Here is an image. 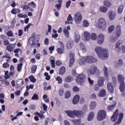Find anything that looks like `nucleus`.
I'll list each match as a JSON object with an SVG mask.
<instances>
[{
  "mask_svg": "<svg viewBox=\"0 0 125 125\" xmlns=\"http://www.w3.org/2000/svg\"><path fill=\"white\" fill-rule=\"evenodd\" d=\"M95 52L98 57L101 59H103V60H105V59H107V58L109 57V55H108V53H107L106 50L101 47H97L95 48Z\"/></svg>",
  "mask_w": 125,
  "mask_h": 125,
  "instance_id": "obj_1",
  "label": "nucleus"
},
{
  "mask_svg": "<svg viewBox=\"0 0 125 125\" xmlns=\"http://www.w3.org/2000/svg\"><path fill=\"white\" fill-rule=\"evenodd\" d=\"M85 62L90 63H95L97 62V59L92 56H88L87 57H84L80 61L79 63L81 65H83L84 64H85Z\"/></svg>",
  "mask_w": 125,
  "mask_h": 125,
  "instance_id": "obj_2",
  "label": "nucleus"
},
{
  "mask_svg": "<svg viewBox=\"0 0 125 125\" xmlns=\"http://www.w3.org/2000/svg\"><path fill=\"white\" fill-rule=\"evenodd\" d=\"M116 35L115 36H112L109 40L110 42H117L119 37L121 36L122 34V31L121 30V25H117L116 28Z\"/></svg>",
  "mask_w": 125,
  "mask_h": 125,
  "instance_id": "obj_3",
  "label": "nucleus"
},
{
  "mask_svg": "<svg viewBox=\"0 0 125 125\" xmlns=\"http://www.w3.org/2000/svg\"><path fill=\"white\" fill-rule=\"evenodd\" d=\"M97 119L99 121L106 119V111L104 110H100L98 113Z\"/></svg>",
  "mask_w": 125,
  "mask_h": 125,
  "instance_id": "obj_4",
  "label": "nucleus"
},
{
  "mask_svg": "<svg viewBox=\"0 0 125 125\" xmlns=\"http://www.w3.org/2000/svg\"><path fill=\"white\" fill-rule=\"evenodd\" d=\"M98 26L99 29H105L107 26L106 20L103 18H100L98 21Z\"/></svg>",
  "mask_w": 125,
  "mask_h": 125,
  "instance_id": "obj_5",
  "label": "nucleus"
},
{
  "mask_svg": "<svg viewBox=\"0 0 125 125\" xmlns=\"http://www.w3.org/2000/svg\"><path fill=\"white\" fill-rule=\"evenodd\" d=\"M86 76L84 74H81L77 76L76 82L78 83H83L85 82Z\"/></svg>",
  "mask_w": 125,
  "mask_h": 125,
  "instance_id": "obj_6",
  "label": "nucleus"
},
{
  "mask_svg": "<svg viewBox=\"0 0 125 125\" xmlns=\"http://www.w3.org/2000/svg\"><path fill=\"white\" fill-rule=\"evenodd\" d=\"M82 14L81 13L77 12L75 14V21L77 24H80L81 22H82Z\"/></svg>",
  "mask_w": 125,
  "mask_h": 125,
  "instance_id": "obj_7",
  "label": "nucleus"
},
{
  "mask_svg": "<svg viewBox=\"0 0 125 125\" xmlns=\"http://www.w3.org/2000/svg\"><path fill=\"white\" fill-rule=\"evenodd\" d=\"M69 67H72L73 65H74V63H75V54L74 53H70L69 54Z\"/></svg>",
  "mask_w": 125,
  "mask_h": 125,
  "instance_id": "obj_8",
  "label": "nucleus"
},
{
  "mask_svg": "<svg viewBox=\"0 0 125 125\" xmlns=\"http://www.w3.org/2000/svg\"><path fill=\"white\" fill-rule=\"evenodd\" d=\"M119 116V109H117L113 113V115L111 116V120L112 122H116L118 120Z\"/></svg>",
  "mask_w": 125,
  "mask_h": 125,
  "instance_id": "obj_9",
  "label": "nucleus"
},
{
  "mask_svg": "<svg viewBox=\"0 0 125 125\" xmlns=\"http://www.w3.org/2000/svg\"><path fill=\"white\" fill-rule=\"evenodd\" d=\"M104 35L103 34H100L98 36V43L99 44H103V42H104Z\"/></svg>",
  "mask_w": 125,
  "mask_h": 125,
  "instance_id": "obj_10",
  "label": "nucleus"
},
{
  "mask_svg": "<svg viewBox=\"0 0 125 125\" xmlns=\"http://www.w3.org/2000/svg\"><path fill=\"white\" fill-rule=\"evenodd\" d=\"M123 119H124V113H119V117H118L117 122H116L115 124H114L113 125H121Z\"/></svg>",
  "mask_w": 125,
  "mask_h": 125,
  "instance_id": "obj_11",
  "label": "nucleus"
},
{
  "mask_svg": "<svg viewBox=\"0 0 125 125\" xmlns=\"http://www.w3.org/2000/svg\"><path fill=\"white\" fill-rule=\"evenodd\" d=\"M64 113L67 114V116L68 117H70V118H72V119H74L75 118V110H65L64 111Z\"/></svg>",
  "mask_w": 125,
  "mask_h": 125,
  "instance_id": "obj_12",
  "label": "nucleus"
},
{
  "mask_svg": "<svg viewBox=\"0 0 125 125\" xmlns=\"http://www.w3.org/2000/svg\"><path fill=\"white\" fill-rule=\"evenodd\" d=\"M123 44V41H122V40H119L116 43L115 47H116V49L117 52H121L122 49H121L120 45H121V44Z\"/></svg>",
  "mask_w": 125,
  "mask_h": 125,
  "instance_id": "obj_13",
  "label": "nucleus"
},
{
  "mask_svg": "<svg viewBox=\"0 0 125 125\" xmlns=\"http://www.w3.org/2000/svg\"><path fill=\"white\" fill-rule=\"evenodd\" d=\"M104 82H105V78L103 77H100L97 82L98 85L99 86H103L104 85Z\"/></svg>",
  "mask_w": 125,
  "mask_h": 125,
  "instance_id": "obj_14",
  "label": "nucleus"
},
{
  "mask_svg": "<svg viewBox=\"0 0 125 125\" xmlns=\"http://www.w3.org/2000/svg\"><path fill=\"white\" fill-rule=\"evenodd\" d=\"M83 112L81 110H75V117H77L78 118H83Z\"/></svg>",
  "mask_w": 125,
  "mask_h": 125,
  "instance_id": "obj_15",
  "label": "nucleus"
},
{
  "mask_svg": "<svg viewBox=\"0 0 125 125\" xmlns=\"http://www.w3.org/2000/svg\"><path fill=\"white\" fill-rule=\"evenodd\" d=\"M69 30H71L70 26H67V28L63 29L64 35L67 39H69Z\"/></svg>",
  "mask_w": 125,
  "mask_h": 125,
  "instance_id": "obj_16",
  "label": "nucleus"
},
{
  "mask_svg": "<svg viewBox=\"0 0 125 125\" xmlns=\"http://www.w3.org/2000/svg\"><path fill=\"white\" fill-rule=\"evenodd\" d=\"M107 89L110 93H113L114 92V86H113V84L111 83H108L107 84Z\"/></svg>",
  "mask_w": 125,
  "mask_h": 125,
  "instance_id": "obj_17",
  "label": "nucleus"
},
{
  "mask_svg": "<svg viewBox=\"0 0 125 125\" xmlns=\"http://www.w3.org/2000/svg\"><path fill=\"white\" fill-rule=\"evenodd\" d=\"M96 70H97V67L94 65H92L90 67V74L92 76H93V75H95L96 73Z\"/></svg>",
  "mask_w": 125,
  "mask_h": 125,
  "instance_id": "obj_18",
  "label": "nucleus"
},
{
  "mask_svg": "<svg viewBox=\"0 0 125 125\" xmlns=\"http://www.w3.org/2000/svg\"><path fill=\"white\" fill-rule=\"evenodd\" d=\"M117 80L119 83H125V76L122 74H118L117 76Z\"/></svg>",
  "mask_w": 125,
  "mask_h": 125,
  "instance_id": "obj_19",
  "label": "nucleus"
},
{
  "mask_svg": "<svg viewBox=\"0 0 125 125\" xmlns=\"http://www.w3.org/2000/svg\"><path fill=\"white\" fill-rule=\"evenodd\" d=\"M108 14L109 15V20H110V21L114 20V19L116 18V13L115 12H113V11H109Z\"/></svg>",
  "mask_w": 125,
  "mask_h": 125,
  "instance_id": "obj_20",
  "label": "nucleus"
},
{
  "mask_svg": "<svg viewBox=\"0 0 125 125\" xmlns=\"http://www.w3.org/2000/svg\"><path fill=\"white\" fill-rule=\"evenodd\" d=\"M84 37L86 40V41H90L91 39V36L90 35V33L87 31H85L84 33Z\"/></svg>",
  "mask_w": 125,
  "mask_h": 125,
  "instance_id": "obj_21",
  "label": "nucleus"
},
{
  "mask_svg": "<svg viewBox=\"0 0 125 125\" xmlns=\"http://www.w3.org/2000/svg\"><path fill=\"white\" fill-rule=\"evenodd\" d=\"M80 101V96L79 95H76L73 98L72 102L74 104H78Z\"/></svg>",
  "mask_w": 125,
  "mask_h": 125,
  "instance_id": "obj_22",
  "label": "nucleus"
},
{
  "mask_svg": "<svg viewBox=\"0 0 125 125\" xmlns=\"http://www.w3.org/2000/svg\"><path fill=\"white\" fill-rule=\"evenodd\" d=\"M99 97H104L106 96V90L105 89H103L100 90L98 94Z\"/></svg>",
  "mask_w": 125,
  "mask_h": 125,
  "instance_id": "obj_23",
  "label": "nucleus"
},
{
  "mask_svg": "<svg viewBox=\"0 0 125 125\" xmlns=\"http://www.w3.org/2000/svg\"><path fill=\"white\" fill-rule=\"evenodd\" d=\"M15 48V45L14 44H10L6 47V49L8 51H13Z\"/></svg>",
  "mask_w": 125,
  "mask_h": 125,
  "instance_id": "obj_24",
  "label": "nucleus"
},
{
  "mask_svg": "<svg viewBox=\"0 0 125 125\" xmlns=\"http://www.w3.org/2000/svg\"><path fill=\"white\" fill-rule=\"evenodd\" d=\"M104 77L106 80H108L109 78V73L108 72V68L105 66L104 68Z\"/></svg>",
  "mask_w": 125,
  "mask_h": 125,
  "instance_id": "obj_25",
  "label": "nucleus"
},
{
  "mask_svg": "<svg viewBox=\"0 0 125 125\" xmlns=\"http://www.w3.org/2000/svg\"><path fill=\"white\" fill-rule=\"evenodd\" d=\"M119 83H120L119 85V89L121 92H124L125 90V83L123 82Z\"/></svg>",
  "mask_w": 125,
  "mask_h": 125,
  "instance_id": "obj_26",
  "label": "nucleus"
},
{
  "mask_svg": "<svg viewBox=\"0 0 125 125\" xmlns=\"http://www.w3.org/2000/svg\"><path fill=\"white\" fill-rule=\"evenodd\" d=\"M65 72H66V68L63 66H62L59 70V74L61 75V76H63L64 74H65Z\"/></svg>",
  "mask_w": 125,
  "mask_h": 125,
  "instance_id": "obj_27",
  "label": "nucleus"
},
{
  "mask_svg": "<svg viewBox=\"0 0 125 125\" xmlns=\"http://www.w3.org/2000/svg\"><path fill=\"white\" fill-rule=\"evenodd\" d=\"M90 110H94L96 108V102H91L89 106Z\"/></svg>",
  "mask_w": 125,
  "mask_h": 125,
  "instance_id": "obj_28",
  "label": "nucleus"
},
{
  "mask_svg": "<svg viewBox=\"0 0 125 125\" xmlns=\"http://www.w3.org/2000/svg\"><path fill=\"white\" fill-rule=\"evenodd\" d=\"M74 43L72 41H68L66 44V47L67 49H71L73 47Z\"/></svg>",
  "mask_w": 125,
  "mask_h": 125,
  "instance_id": "obj_29",
  "label": "nucleus"
},
{
  "mask_svg": "<svg viewBox=\"0 0 125 125\" xmlns=\"http://www.w3.org/2000/svg\"><path fill=\"white\" fill-rule=\"evenodd\" d=\"M24 83V80L23 79H19L17 81V84L18 86H22Z\"/></svg>",
  "mask_w": 125,
  "mask_h": 125,
  "instance_id": "obj_30",
  "label": "nucleus"
},
{
  "mask_svg": "<svg viewBox=\"0 0 125 125\" xmlns=\"http://www.w3.org/2000/svg\"><path fill=\"white\" fill-rule=\"evenodd\" d=\"M93 118H94V112L92 111L89 114L87 120L88 121H92Z\"/></svg>",
  "mask_w": 125,
  "mask_h": 125,
  "instance_id": "obj_31",
  "label": "nucleus"
},
{
  "mask_svg": "<svg viewBox=\"0 0 125 125\" xmlns=\"http://www.w3.org/2000/svg\"><path fill=\"white\" fill-rule=\"evenodd\" d=\"M2 61L4 60L3 59H6V62H10V58L11 57L9 56V55L7 54L5 56H3L1 57Z\"/></svg>",
  "mask_w": 125,
  "mask_h": 125,
  "instance_id": "obj_32",
  "label": "nucleus"
},
{
  "mask_svg": "<svg viewBox=\"0 0 125 125\" xmlns=\"http://www.w3.org/2000/svg\"><path fill=\"white\" fill-rule=\"evenodd\" d=\"M65 81L66 83H71L72 81H74V78L71 76H68L65 78Z\"/></svg>",
  "mask_w": 125,
  "mask_h": 125,
  "instance_id": "obj_33",
  "label": "nucleus"
},
{
  "mask_svg": "<svg viewBox=\"0 0 125 125\" xmlns=\"http://www.w3.org/2000/svg\"><path fill=\"white\" fill-rule=\"evenodd\" d=\"M80 46L83 52H86V47L84 46L83 43L81 42L80 43Z\"/></svg>",
  "mask_w": 125,
  "mask_h": 125,
  "instance_id": "obj_34",
  "label": "nucleus"
},
{
  "mask_svg": "<svg viewBox=\"0 0 125 125\" xmlns=\"http://www.w3.org/2000/svg\"><path fill=\"white\" fill-rule=\"evenodd\" d=\"M124 8H125V7L124 6V5H120L119 6L118 9L117 10L118 13H119V14L122 13V12H123V11H124Z\"/></svg>",
  "mask_w": 125,
  "mask_h": 125,
  "instance_id": "obj_35",
  "label": "nucleus"
},
{
  "mask_svg": "<svg viewBox=\"0 0 125 125\" xmlns=\"http://www.w3.org/2000/svg\"><path fill=\"white\" fill-rule=\"evenodd\" d=\"M108 10V8L105 6H101L100 7V11L101 12H103V13H105V12H107Z\"/></svg>",
  "mask_w": 125,
  "mask_h": 125,
  "instance_id": "obj_36",
  "label": "nucleus"
},
{
  "mask_svg": "<svg viewBox=\"0 0 125 125\" xmlns=\"http://www.w3.org/2000/svg\"><path fill=\"white\" fill-rule=\"evenodd\" d=\"M72 122L74 125H81V120L80 119H74L72 120Z\"/></svg>",
  "mask_w": 125,
  "mask_h": 125,
  "instance_id": "obj_37",
  "label": "nucleus"
},
{
  "mask_svg": "<svg viewBox=\"0 0 125 125\" xmlns=\"http://www.w3.org/2000/svg\"><path fill=\"white\" fill-rule=\"evenodd\" d=\"M71 97V92L70 91H67L65 93H64V98L66 99L69 98Z\"/></svg>",
  "mask_w": 125,
  "mask_h": 125,
  "instance_id": "obj_38",
  "label": "nucleus"
},
{
  "mask_svg": "<svg viewBox=\"0 0 125 125\" xmlns=\"http://www.w3.org/2000/svg\"><path fill=\"white\" fill-rule=\"evenodd\" d=\"M116 107V102H115V103L114 104L109 105L107 107V109L108 111H112V110L114 109V108Z\"/></svg>",
  "mask_w": 125,
  "mask_h": 125,
  "instance_id": "obj_39",
  "label": "nucleus"
},
{
  "mask_svg": "<svg viewBox=\"0 0 125 125\" xmlns=\"http://www.w3.org/2000/svg\"><path fill=\"white\" fill-rule=\"evenodd\" d=\"M64 48H60L59 47L57 48V51H58V53L59 54H63L64 52Z\"/></svg>",
  "mask_w": 125,
  "mask_h": 125,
  "instance_id": "obj_40",
  "label": "nucleus"
},
{
  "mask_svg": "<svg viewBox=\"0 0 125 125\" xmlns=\"http://www.w3.org/2000/svg\"><path fill=\"white\" fill-rule=\"evenodd\" d=\"M37 68L38 66L36 65H32L31 67V72L33 74H35L36 73V71H37Z\"/></svg>",
  "mask_w": 125,
  "mask_h": 125,
  "instance_id": "obj_41",
  "label": "nucleus"
},
{
  "mask_svg": "<svg viewBox=\"0 0 125 125\" xmlns=\"http://www.w3.org/2000/svg\"><path fill=\"white\" fill-rule=\"evenodd\" d=\"M124 64V62H123V60L122 59H119L117 62V65L118 67H122Z\"/></svg>",
  "mask_w": 125,
  "mask_h": 125,
  "instance_id": "obj_42",
  "label": "nucleus"
},
{
  "mask_svg": "<svg viewBox=\"0 0 125 125\" xmlns=\"http://www.w3.org/2000/svg\"><path fill=\"white\" fill-rule=\"evenodd\" d=\"M15 0H8L9 3H10L11 6L12 7H15L16 6V3H15Z\"/></svg>",
  "mask_w": 125,
  "mask_h": 125,
  "instance_id": "obj_43",
  "label": "nucleus"
},
{
  "mask_svg": "<svg viewBox=\"0 0 125 125\" xmlns=\"http://www.w3.org/2000/svg\"><path fill=\"white\" fill-rule=\"evenodd\" d=\"M28 79H29L30 82H31L32 83H36V82H37V79H36V78H35V77L33 75L29 76L28 77Z\"/></svg>",
  "mask_w": 125,
  "mask_h": 125,
  "instance_id": "obj_44",
  "label": "nucleus"
},
{
  "mask_svg": "<svg viewBox=\"0 0 125 125\" xmlns=\"http://www.w3.org/2000/svg\"><path fill=\"white\" fill-rule=\"evenodd\" d=\"M34 115H35L36 116H38V117L40 118V119H43V118H44V115H43V114H41L38 112H35Z\"/></svg>",
  "mask_w": 125,
  "mask_h": 125,
  "instance_id": "obj_45",
  "label": "nucleus"
},
{
  "mask_svg": "<svg viewBox=\"0 0 125 125\" xmlns=\"http://www.w3.org/2000/svg\"><path fill=\"white\" fill-rule=\"evenodd\" d=\"M114 30H115V26L114 25H110L108 29V33L110 34L111 33H112V32H113V31H114Z\"/></svg>",
  "mask_w": 125,
  "mask_h": 125,
  "instance_id": "obj_46",
  "label": "nucleus"
},
{
  "mask_svg": "<svg viewBox=\"0 0 125 125\" xmlns=\"http://www.w3.org/2000/svg\"><path fill=\"white\" fill-rule=\"evenodd\" d=\"M91 39L93 41H96V40L97 39V35H96V34L94 33H92L91 35Z\"/></svg>",
  "mask_w": 125,
  "mask_h": 125,
  "instance_id": "obj_47",
  "label": "nucleus"
},
{
  "mask_svg": "<svg viewBox=\"0 0 125 125\" xmlns=\"http://www.w3.org/2000/svg\"><path fill=\"white\" fill-rule=\"evenodd\" d=\"M31 39H29L28 44L31 46H34V45H36V44H35V41L34 40H31Z\"/></svg>",
  "mask_w": 125,
  "mask_h": 125,
  "instance_id": "obj_48",
  "label": "nucleus"
},
{
  "mask_svg": "<svg viewBox=\"0 0 125 125\" xmlns=\"http://www.w3.org/2000/svg\"><path fill=\"white\" fill-rule=\"evenodd\" d=\"M104 5L106 6V7H110L112 5V3L110 1L106 0L104 2Z\"/></svg>",
  "mask_w": 125,
  "mask_h": 125,
  "instance_id": "obj_49",
  "label": "nucleus"
},
{
  "mask_svg": "<svg viewBox=\"0 0 125 125\" xmlns=\"http://www.w3.org/2000/svg\"><path fill=\"white\" fill-rule=\"evenodd\" d=\"M32 100H39V95L37 94H34L31 98Z\"/></svg>",
  "mask_w": 125,
  "mask_h": 125,
  "instance_id": "obj_50",
  "label": "nucleus"
},
{
  "mask_svg": "<svg viewBox=\"0 0 125 125\" xmlns=\"http://www.w3.org/2000/svg\"><path fill=\"white\" fill-rule=\"evenodd\" d=\"M56 81L58 82L59 84L62 83V78L60 76H57L56 78Z\"/></svg>",
  "mask_w": 125,
  "mask_h": 125,
  "instance_id": "obj_51",
  "label": "nucleus"
},
{
  "mask_svg": "<svg viewBox=\"0 0 125 125\" xmlns=\"http://www.w3.org/2000/svg\"><path fill=\"white\" fill-rule=\"evenodd\" d=\"M44 76L45 77H46L45 80H46V81H49V80H50L51 77H50V75H48V73H47V72H45V73H44Z\"/></svg>",
  "mask_w": 125,
  "mask_h": 125,
  "instance_id": "obj_52",
  "label": "nucleus"
},
{
  "mask_svg": "<svg viewBox=\"0 0 125 125\" xmlns=\"http://www.w3.org/2000/svg\"><path fill=\"white\" fill-rule=\"evenodd\" d=\"M22 66L23 64L22 63H21L18 65L17 70L19 72H21Z\"/></svg>",
  "mask_w": 125,
  "mask_h": 125,
  "instance_id": "obj_53",
  "label": "nucleus"
},
{
  "mask_svg": "<svg viewBox=\"0 0 125 125\" xmlns=\"http://www.w3.org/2000/svg\"><path fill=\"white\" fill-rule=\"evenodd\" d=\"M50 62L51 64L52 68H55V60H51L50 61Z\"/></svg>",
  "mask_w": 125,
  "mask_h": 125,
  "instance_id": "obj_54",
  "label": "nucleus"
},
{
  "mask_svg": "<svg viewBox=\"0 0 125 125\" xmlns=\"http://www.w3.org/2000/svg\"><path fill=\"white\" fill-rule=\"evenodd\" d=\"M83 27H88L89 26V23L87 22V21L84 20L83 21Z\"/></svg>",
  "mask_w": 125,
  "mask_h": 125,
  "instance_id": "obj_55",
  "label": "nucleus"
},
{
  "mask_svg": "<svg viewBox=\"0 0 125 125\" xmlns=\"http://www.w3.org/2000/svg\"><path fill=\"white\" fill-rule=\"evenodd\" d=\"M54 49H55V47H54V46H52L49 47V50H50V53L51 54H52V52H53Z\"/></svg>",
  "mask_w": 125,
  "mask_h": 125,
  "instance_id": "obj_56",
  "label": "nucleus"
},
{
  "mask_svg": "<svg viewBox=\"0 0 125 125\" xmlns=\"http://www.w3.org/2000/svg\"><path fill=\"white\" fill-rule=\"evenodd\" d=\"M9 62H6L3 63V68H9V63H8Z\"/></svg>",
  "mask_w": 125,
  "mask_h": 125,
  "instance_id": "obj_57",
  "label": "nucleus"
},
{
  "mask_svg": "<svg viewBox=\"0 0 125 125\" xmlns=\"http://www.w3.org/2000/svg\"><path fill=\"white\" fill-rule=\"evenodd\" d=\"M62 64H63V63L61 62V61L57 60L56 61V65L58 67H60V66H61Z\"/></svg>",
  "mask_w": 125,
  "mask_h": 125,
  "instance_id": "obj_58",
  "label": "nucleus"
},
{
  "mask_svg": "<svg viewBox=\"0 0 125 125\" xmlns=\"http://www.w3.org/2000/svg\"><path fill=\"white\" fill-rule=\"evenodd\" d=\"M28 6H32V7H36V3L34 1L28 3Z\"/></svg>",
  "mask_w": 125,
  "mask_h": 125,
  "instance_id": "obj_59",
  "label": "nucleus"
},
{
  "mask_svg": "<svg viewBox=\"0 0 125 125\" xmlns=\"http://www.w3.org/2000/svg\"><path fill=\"white\" fill-rule=\"evenodd\" d=\"M21 8H22L23 10H28V9L30 8V7L27 5H23L21 6Z\"/></svg>",
  "mask_w": 125,
  "mask_h": 125,
  "instance_id": "obj_60",
  "label": "nucleus"
},
{
  "mask_svg": "<svg viewBox=\"0 0 125 125\" xmlns=\"http://www.w3.org/2000/svg\"><path fill=\"white\" fill-rule=\"evenodd\" d=\"M59 94L60 96H63L64 95V90L63 89H60Z\"/></svg>",
  "mask_w": 125,
  "mask_h": 125,
  "instance_id": "obj_61",
  "label": "nucleus"
},
{
  "mask_svg": "<svg viewBox=\"0 0 125 125\" xmlns=\"http://www.w3.org/2000/svg\"><path fill=\"white\" fill-rule=\"evenodd\" d=\"M73 90L74 92H78L80 91V88L78 86H75L73 88Z\"/></svg>",
  "mask_w": 125,
  "mask_h": 125,
  "instance_id": "obj_62",
  "label": "nucleus"
},
{
  "mask_svg": "<svg viewBox=\"0 0 125 125\" xmlns=\"http://www.w3.org/2000/svg\"><path fill=\"white\" fill-rule=\"evenodd\" d=\"M70 5H71V0H68L65 3L66 8H69V7H70Z\"/></svg>",
  "mask_w": 125,
  "mask_h": 125,
  "instance_id": "obj_63",
  "label": "nucleus"
},
{
  "mask_svg": "<svg viewBox=\"0 0 125 125\" xmlns=\"http://www.w3.org/2000/svg\"><path fill=\"white\" fill-rule=\"evenodd\" d=\"M80 40H81V37L80 36H76L75 38V42H80Z\"/></svg>",
  "mask_w": 125,
  "mask_h": 125,
  "instance_id": "obj_64",
  "label": "nucleus"
}]
</instances>
